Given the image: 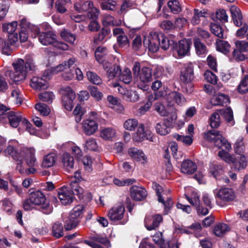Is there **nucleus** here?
<instances>
[{
  "label": "nucleus",
  "mask_w": 248,
  "mask_h": 248,
  "mask_svg": "<svg viewBox=\"0 0 248 248\" xmlns=\"http://www.w3.org/2000/svg\"><path fill=\"white\" fill-rule=\"evenodd\" d=\"M58 197L61 203L63 205L71 203L74 200V196L72 191L65 186L62 187L59 189Z\"/></svg>",
  "instance_id": "15"
},
{
  "label": "nucleus",
  "mask_w": 248,
  "mask_h": 248,
  "mask_svg": "<svg viewBox=\"0 0 248 248\" xmlns=\"http://www.w3.org/2000/svg\"><path fill=\"white\" fill-rule=\"evenodd\" d=\"M35 153V150L33 148L22 147L18 150L11 145H9L4 151L6 155L10 156L17 162L16 170L21 174L27 175L34 173L36 170L32 167L25 169L23 166V161H26L28 166L35 165L36 161Z\"/></svg>",
  "instance_id": "1"
},
{
  "label": "nucleus",
  "mask_w": 248,
  "mask_h": 248,
  "mask_svg": "<svg viewBox=\"0 0 248 248\" xmlns=\"http://www.w3.org/2000/svg\"><path fill=\"white\" fill-rule=\"evenodd\" d=\"M62 105L64 108L68 111L72 110L73 108V100L75 99V93L70 87H67L62 90Z\"/></svg>",
  "instance_id": "13"
},
{
  "label": "nucleus",
  "mask_w": 248,
  "mask_h": 248,
  "mask_svg": "<svg viewBox=\"0 0 248 248\" xmlns=\"http://www.w3.org/2000/svg\"><path fill=\"white\" fill-rule=\"evenodd\" d=\"M235 46L237 49L233 51V57L239 61H242L245 59V56L241 54L242 52L248 50V43L245 41H237L235 42Z\"/></svg>",
  "instance_id": "17"
},
{
  "label": "nucleus",
  "mask_w": 248,
  "mask_h": 248,
  "mask_svg": "<svg viewBox=\"0 0 248 248\" xmlns=\"http://www.w3.org/2000/svg\"><path fill=\"white\" fill-rule=\"evenodd\" d=\"M57 156L55 153H49L44 156L42 167L45 168H48L53 167L57 160Z\"/></svg>",
  "instance_id": "34"
},
{
  "label": "nucleus",
  "mask_w": 248,
  "mask_h": 248,
  "mask_svg": "<svg viewBox=\"0 0 248 248\" xmlns=\"http://www.w3.org/2000/svg\"><path fill=\"white\" fill-rule=\"evenodd\" d=\"M23 119L19 112L8 111L7 121H9V124L13 127H17L20 122L23 121Z\"/></svg>",
  "instance_id": "30"
},
{
  "label": "nucleus",
  "mask_w": 248,
  "mask_h": 248,
  "mask_svg": "<svg viewBox=\"0 0 248 248\" xmlns=\"http://www.w3.org/2000/svg\"><path fill=\"white\" fill-rule=\"evenodd\" d=\"M83 210L84 207L82 205H78L71 211L69 216L78 219V218L82 214Z\"/></svg>",
  "instance_id": "60"
},
{
  "label": "nucleus",
  "mask_w": 248,
  "mask_h": 248,
  "mask_svg": "<svg viewBox=\"0 0 248 248\" xmlns=\"http://www.w3.org/2000/svg\"><path fill=\"white\" fill-rule=\"evenodd\" d=\"M230 228L228 225L223 223H219L215 226L213 229V233L218 237H222L227 232H229Z\"/></svg>",
  "instance_id": "38"
},
{
  "label": "nucleus",
  "mask_w": 248,
  "mask_h": 248,
  "mask_svg": "<svg viewBox=\"0 0 248 248\" xmlns=\"http://www.w3.org/2000/svg\"><path fill=\"white\" fill-rule=\"evenodd\" d=\"M160 39L157 34L151 32L148 36L144 37L143 46L146 48L148 47L150 52H155L158 50V43Z\"/></svg>",
  "instance_id": "11"
},
{
  "label": "nucleus",
  "mask_w": 248,
  "mask_h": 248,
  "mask_svg": "<svg viewBox=\"0 0 248 248\" xmlns=\"http://www.w3.org/2000/svg\"><path fill=\"white\" fill-rule=\"evenodd\" d=\"M217 50L224 54H227L230 51L231 46L226 41L218 40L216 42Z\"/></svg>",
  "instance_id": "45"
},
{
  "label": "nucleus",
  "mask_w": 248,
  "mask_h": 248,
  "mask_svg": "<svg viewBox=\"0 0 248 248\" xmlns=\"http://www.w3.org/2000/svg\"><path fill=\"white\" fill-rule=\"evenodd\" d=\"M165 99L167 100L170 105L175 103L180 106L184 105L186 101V98L181 93L176 92H171L169 93L166 96Z\"/></svg>",
  "instance_id": "21"
},
{
  "label": "nucleus",
  "mask_w": 248,
  "mask_h": 248,
  "mask_svg": "<svg viewBox=\"0 0 248 248\" xmlns=\"http://www.w3.org/2000/svg\"><path fill=\"white\" fill-rule=\"evenodd\" d=\"M30 198L35 205L41 206V211L44 214L48 215L52 212V206L46 202V197L42 192L37 191L32 193Z\"/></svg>",
  "instance_id": "7"
},
{
  "label": "nucleus",
  "mask_w": 248,
  "mask_h": 248,
  "mask_svg": "<svg viewBox=\"0 0 248 248\" xmlns=\"http://www.w3.org/2000/svg\"><path fill=\"white\" fill-rule=\"evenodd\" d=\"M83 127L86 134L91 135L93 134V120L92 119H87L83 123Z\"/></svg>",
  "instance_id": "54"
},
{
  "label": "nucleus",
  "mask_w": 248,
  "mask_h": 248,
  "mask_svg": "<svg viewBox=\"0 0 248 248\" xmlns=\"http://www.w3.org/2000/svg\"><path fill=\"white\" fill-rule=\"evenodd\" d=\"M79 223L78 219L69 216L68 219L65 221V229L68 231L76 228Z\"/></svg>",
  "instance_id": "56"
},
{
  "label": "nucleus",
  "mask_w": 248,
  "mask_h": 248,
  "mask_svg": "<svg viewBox=\"0 0 248 248\" xmlns=\"http://www.w3.org/2000/svg\"><path fill=\"white\" fill-rule=\"evenodd\" d=\"M17 26V23L16 21L3 25V31L8 33V40L7 42H4L3 39L0 38V45H1V47L3 49L9 48L10 45L18 41V33L16 32Z\"/></svg>",
  "instance_id": "4"
},
{
  "label": "nucleus",
  "mask_w": 248,
  "mask_h": 248,
  "mask_svg": "<svg viewBox=\"0 0 248 248\" xmlns=\"http://www.w3.org/2000/svg\"><path fill=\"white\" fill-rule=\"evenodd\" d=\"M103 67L106 71L108 78L111 79L119 75L121 72L120 67L117 65H112L110 62H107L103 64Z\"/></svg>",
  "instance_id": "20"
},
{
  "label": "nucleus",
  "mask_w": 248,
  "mask_h": 248,
  "mask_svg": "<svg viewBox=\"0 0 248 248\" xmlns=\"http://www.w3.org/2000/svg\"><path fill=\"white\" fill-rule=\"evenodd\" d=\"M182 233H194L196 237H201L204 234V232L202 231V226L200 223L195 222L187 228V229H181Z\"/></svg>",
  "instance_id": "25"
},
{
  "label": "nucleus",
  "mask_w": 248,
  "mask_h": 248,
  "mask_svg": "<svg viewBox=\"0 0 248 248\" xmlns=\"http://www.w3.org/2000/svg\"><path fill=\"white\" fill-rule=\"evenodd\" d=\"M168 6L171 12L173 14H178L182 10L181 5L177 0H170L168 2Z\"/></svg>",
  "instance_id": "52"
},
{
  "label": "nucleus",
  "mask_w": 248,
  "mask_h": 248,
  "mask_svg": "<svg viewBox=\"0 0 248 248\" xmlns=\"http://www.w3.org/2000/svg\"><path fill=\"white\" fill-rule=\"evenodd\" d=\"M35 108L44 116H47L50 112V108L46 105L43 103L37 104L35 105Z\"/></svg>",
  "instance_id": "62"
},
{
  "label": "nucleus",
  "mask_w": 248,
  "mask_h": 248,
  "mask_svg": "<svg viewBox=\"0 0 248 248\" xmlns=\"http://www.w3.org/2000/svg\"><path fill=\"white\" fill-rule=\"evenodd\" d=\"M128 154L133 160L143 166L146 165L148 162L147 156L141 150L131 147L128 150Z\"/></svg>",
  "instance_id": "14"
},
{
  "label": "nucleus",
  "mask_w": 248,
  "mask_h": 248,
  "mask_svg": "<svg viewBox=\"0 0 248 248\" xmlns=\"http://www.w3.org/2000/svg\"><path fill=\"white\" fill-rule=\"evenodd\" d=\"M196 164L189 159L184 160L181 165V172L185 174H192L197 170Z\"/></svg>",
  "instance_id": "29"
},
{
  "label": "nucleus",
  "mask_w": 248,
  "mask_h": 248,
  "mask_svg": "<svg viewBox=\"0 0 248 248\" xmlns=\"http://www.w3.org/2000/svg\"><path fill=\"white\" fill-rule=\"evenodd\" d=\"M230 10L234 24L236 26L242 25L243 18L240 9L236 6L233 5L230 7Z\"/></svg>",
  "instance_id": "32"
},
{
  "label": "nucleus",
  "mask_w": 248,
  "mask_h": 248,
  "mask_svg": "<svg viewBox=\"0 0 248 248\" xmlns=\"http://www.w3.org/2000/svg\"><path fill=\"white\" fill-rule=\"evenodd\" d=\"M49 72L48 71H45L43 78L34 77L31 79L30 82L31 86L35 90H45L47 88L48 85L47 80L50 78Z\"/></svg>",
  "instance_id": "12"
},
{
  "label": "nucleus",
  "mask_w": 248,
  "mask_h": 248,
  "mask_svg": "<svg viewBox=\"0 0 248 248\" xmlns=\"http://www.w3.org/2000/svg\"><path fill=\"white\" fill-rule=\"evenodd\" d=\"M163 99V98H161L160 100L155 102L154 105V108L155 110L160 116H166L168 115L169 111L162 102Z\"/></svg>",
  "instance_id": "42"
},
{
  "label": "nucleus",
  "mask_w": 248,
  "mask_h": 248,
  "mask_svg": "<svg viewBox=\"0 0 248 248\" xmlns=\"http://www.w3.org/2000/svg\"><path fill=\"white\" fill-rule=\"evenodd\" d=\"M218 155L221 159L228 164H232L235 157L233 155L230 154L224 150L219 151Z\"/></svg>",
  "instance_id": "47"
},
{
  "label": "nucleus",
  "mask_w": 248,
  "mask_h": 248,
  "mask_svg": "<svg viewBox=\"0 0 248 248\" xmlns=\"http://www.w3.org/2000/svg\"><path fill=\"white\" fill-rule=\"evenodd\" d=\"M192 42L191 40L183 39L179 41L175 46V49L179 57L187 55L190 51Z\"/></svg>",
  "instance_id": "16"
},
{
  "label": "nucleus",
  "mask_w": 248,
  "mask_h": 248,
  "mask_svg": "<svg viewBox=\"0 0 248 248\" xmlns=\"http://www.w3.org/2000/svg\"><path fill=\"white\" fill-rule=\"evenodd\" d=\"M136 180L135 179L128 178L126 179L120 180L117 178L113 179V183L119 186H129L135 183Z\"/></svg>",
  "instance_id": "57"
},
{
  "label": "nucleus",
  "mask_w": 248,
  "mask_h": 248,
  "mask_svg": "<svg viewBox=\"0 0 248 248\" xmlns=\"http://www.w3.org/2000/svg\"><path fill=\"white\" fill-rule=\"evenodd\" d=\"M207 14V11L205 9L200 11L198 9H194V15L191 20V23L193 25L198 24L200 22L201 18L206 17Z\"/></svg>",
  "instance_id": "41"
},
{
  "label": "nucleus",
  "mask_w": 248,
  "mask_h": 248,
  "mask_svg": "<svg viewBox=\"0 0 248 248\" xmlns=\"http://www.w3.org/2000/svg\"><path fill=\"white\" fill-rule=\"evenodd\" d=\"M218 111L228 124L230 126H232L234 124L235 122L233 119V111L230 107L220 109Z\"/></svg>",
  "instance_id": "33"
},
{
  "label": "nucleus",
  "mask_w": 248,
  "mask_h": 248,
  "mask_svg": "<svg viewBox=\"0 0 248 248\" xmlns=\"http://www.w3.org/2000/svg\"><path fill=\"white\" fill-rule=\"evenodd\" d=\"M153 187L155 190L158 198V201L159 202L163 204L164 206V212L167 214L173 204L171 199L169 197H166L167 193L170 192V190H163L162 187L156 183H154Z\"/></svg>",
  "instance_id": "6"
},
{
  "label": "nucleus",
  "mask_w": 248,
  "mask_h": 248,
  "mask_svg": "<svg viewBox=\"0 0 248 248\" xmlns=\"http://www.w3.org/2000/svg\"><path fill=\"white\" fill-rule=\"evenodd\" d=\"M204 138L210 142L214 143L218 148H223L227 151H230L231 145L223 137L219 131L212 130L204 133Z\"/></svg>",
  "instance_id": "5"
},
{
  "label": "nucleus",
  "mask_w": 248,
  "mask_h": 248,
  "mask_svg": "<svg viewBox=\"0 0 248 248\" xmlns=\"http://www.w3.org/2000/svg\"><path fill=\"white\" fill-rule=\"evenodd\" d=\"M76 62V59L74 58H71L67 61H64L58 65L51 68L49 72L53 74H56L59 72L63 71L68 68H70Z\"/></svg>",
  "instance_id": "27"
},
{
  "label": "nucleus",
  "mask_w": 248,
  "mask_h": 248,
  "mask_svg": "<svg viewBox=\"0 0 248 248\" xmlns=\"http://www.w3.org/2000/svg\"><path fill=\"white\" fill-rule=\"evenodd\" d=\"M248 161V157L245 155H239L235 157L234 162L232 163L234 170H240L244 169Z\"/></svg>",
  "instance_id": "31"
},
{
  "label": "nucleus",
  "mask_w": 248,
  "mask_h": 248,
  "mask_svg": "<svg viewBox=\"0 0 248 248\" xmlns=\"http://www.w3.org/2000/svg\"><path fill=\"white\" fill-rule=\"evenodd\" d=\"M211 102L215 106L223 105L229 102V98L228 95L224 94L218 93L213 96Z\"/></svg>",
  "instance_id": "36"
},
{
  "label": "nucleus",
  "mask_w": 248,
  "mask_h": 248,
  "mask_svg": "<svg viewBox=\"0 0 248 248\" xmlns=\"http://www.w3.org/2000/svg\"><path fill=\"white\" fill-rule=\"evenodd\" d=\"M153 241L160 246V248H178V246L176 243H164V240L163 238V234L161 232H157L152 236Z\"/></svg>",
  "instance_id": "22"
},
{
  "label": "nucleus",
  "mask_w": 248,
  "mask_h": 248,
  "mask_svg": "<svg viewBox=\"0 0 248 248\" xmlns=\"http://www.w3.org/2000/svg\"><path fill=\"white\" fill-rule=\"evenodd\" d=\"M39 36V42L44 46L51 45L53 46L62 50H66L68 49V46L65 43L59 42L56 39V34L52 31L40 32L38 34H34Z\"/></svg>",
  "instance_id": "3"
},
{
  "label": "nucleus",
  "mask_w": 248,
  "mask_h": 248,
  "mask_svg": "<svg viewBox=\"0 0 248 248\" xmlns=\"http://www.w3.org/2000/svg\"><path fill=\"white\" fill-rule=\"evenodd\" d=\"M134 75H137L141 82L146 84L151 81L152 79V70L147 67H143L140 69V64L136 62L133 68Z\"/></svg>",
  "instance_id": "9"
},
{
  "label": "nucleus",
  "mask_w": 248,
  "mask_h": 248,
  "mask_svg": "<svg viewBox=\"0 0 248 248\" xmlns=\"http://www.w3.org/2000/svg\"><path fill=\"white\" fill-rule=\"evenodd\" d=\"M124 206L122 203H119L113 206L108 211V217L111 221L117 222L124 218Z\"/></svg>",
  "instance_id": "10"
},
{
  "label": "nucleus",
  "mask_w": 248,
  "mask_h": 248,
  "mask_svg": "<svg viewBox=\"0 0 248 248\" xmlns=\"http://www.w3.org/2000/svg\"><path fill=\"white\" fill-rule=\"evenodd\" d=\"M212 32L220 38H223V31L222 28L218 25L212 24L210 27Z\"/></svg>",
  "instance_id": "61"
},
{
  "label": "nucleus",
  "mask_w": 248,
  "mask_h": 248,
  "mask_svg": "<svg viewBox=\"0 0 248 248\" xmlns=\"http://www.w3.org/2000/svg\"><path fill=\"white\" fill-rule=\"evenodd\" d=\"M117 41L119 46L121 47L129 46V41L127 36L125 34H122L117 37Z\"/></svg>",
  "instance_id": "63"
},
{
  "label": "nucleus",
  "mask_w": 248,
  "mask_h": 248,
  "mask_svg": "<svg viewBox=\"0 0 248 248\" xmlns=\"http://www.w3.org/2000/svg\"><path fill=\"white\" fill-rule=\"evenodd\" d=\"M138 122L136 119H129L124 123V127L127 130L133 131L138 126Z\"/></svg>",
  "instance_id": "53"
},
{
  "label": "nucleus",
  "mask_w": 248,
  "mask_h": 248,
  "mask_svg": "<svg viewBox=\"0 0 248 248\" xmlns=\"http://www.w3.org/2000/svg\"><path fill=\"white\" fill-rule=\"evenodd\" d=\"M25 63L23 60L18 59L13 63L14 71L8 70L6 72V75L9 76L13 82L17 83L24 80L27 76L28 68L30 70H33L35 65L31 58L26 59Z\"/></svg>",
  "instance_id": "2"
},
{
  "label": "nucleus",
  "mask_w": 248,
  "mask_h": 248,
  "mask_svg": "<svg viewBox=\"0 0 248 248\" xmlns=\"http://www.w3.org/2000/svg\"><path fill=\"white\" fill-rule=\"evenodd\" d=\"M20 26L22 30L30 31V32H33L34 34L39 33V28L37 26L31 24L25 18H23L20 20Z\"/></svg>",
  "instance_id": "37"
},
{
  "label": "nucleus",
  "mask_w": 248,
  "mask_h": 248,
  "mask_svg": "<svg viewBox=\"0 0 248 248\" xmlns=\"http://www.w3.org/2000/svg\"><path fill=\"white\" fill-rule=\"evenodd\" d=\"M52 235L56 238H59L63 235V229L62 225L59 222H55L52 226Z\"/></svg>",
  "instance_id": "44"
},
{
  "label": "nucleus",
  "mask_w": 248,
  "mask_h": 248,
  "mask_svg": "<svg viewBox=\"0 0 248 248\" xmlns=\"http://www.w3.org/2000/svg\"><path fill=\"white\" fill-rule=\"evenodd\" d=\"M223 166L220 164H212L210 166V172L213 175L217 178V177L222 174Z\"/></svg>",
  "instance_id": "55"
},
{
  "label": "nucleus",
  "mask_w": 248,
  "mask_h": 248,
  "mask_svg": "<svg viewBox=\"0 0 248 248\" xmlns=\"http://www.w3.org/2000/svg\"><path fill=\"white\" fill-rule=\"evenodd\" d=\"M174 139L178 141H181L186 145H190L193 142V137L191 136L180 135L178 134H174L173 135Z\"/></svg>",
  "instance_id": "49"
},
{
  "label": "nucleus",
  "mask_w": 248,
  "mask_h": 248,
  "mask_svg": "<svg viewBox=\"0 0 248 248\" xmlns=\"http://www.w3.org/2000/svg\"><path fill=\"white\" fill-rule=\"evenodd\" d=\"M220 114L219 111L213 113L210 118V125L212 128H217L220 124Z\"/></svg>",
  "instance_id": "50"
},
{
  "label": "nucleus",
  "mask_w": 248,
  "mask_h": 248,
  "mask_svg": "<svg viewBox=\"0 0 248 248\" xmlns=\"http://www.w3.org/2000/svg\"><path fill=\"white\" fill-rule=\"evenodd\" d=\"M237 91L241 94L248 92V74L244 76L237 87Z\"/></svg>",
  "instance_id": "43"
},
{
  "label": "nucleus",
  "mask_w": 248,
  "mask_h": 248,
  "mask_svg": "<svg viewBox=\"0 0 248 248\" xmlns=\"http://www.w3.org/2000/svg\"><path fill=\"white\" fill-rule=\"evenodd\" d=\"M101 137L105 140H112L116 136V132L115 129L112 127L104 128L100 132Z\"/></svg>",
  "instance_id": "40"
},
{
  "label": "nucleus",
  "mask_w": 248,
  "mask_h": 248,
  "mask_svg": "<svg viewBox=\"0 0 248 248\" xmlns=\"http://www.w3.org/2000/svg\"><path fill=\"white\" fill-rule=\"evenodd\" d=\"M204 78L206 81L211 84H215L217 82V77L213 72L207 70L204 74Z\"/></svg>",
  "instance_id": "64"
},
{
  "label": "nucleus",
  "mask_w": 248,
  "mask_h": 248,
  "mask_svg": "<svg viewBox=\"0 0 248 248\" xmlns=\"http://www.w3.org/2000/svg\"><path fill=\"white\" fill-rule=\"evenodd\" d=\"M170 124L167 120H164L162 123H157L155 125L156 132L162 136L166 135L170 132Z\"/></svg>",
  "instance_id": "35"
},
{
  "label": "nucleus",
  "mask_w": 248,
  "mask_h": 248,
  "mask_svg": "<svg viewBox=\"0 0 248 248\" xmlns=\"http://www.w3.org/2000/svg\"><path fill=\"white\" fill-rule=\"evenodd\" d=\"M61 164L65 170L70 171L74 168V159L69 153H64L61 156Z\"/></svg>",
  "instance_id": "26"
},
{
  "label": "nucleus",
  "mask_w": 248,
  "mask_h": 248,
  "mask_svg": "<svg viewBox=\"0 0 248 248\" xmlns=\"http://www.w3.org/2000/svg\"><path fill=\"white\" fill-rule=\"evenodd\" d=\"M39 98L43 101L51 103L55 98V95L51 92H45L39 95Z\"/></svg>",
  "instance_id": "59"
},
{
  "label": "nucleus",
  "mask_w": 248,
  "mask_h": 248,
  "mask_svg": "<svg viewBox=\"0 0 248 248\" xmlns=\"http://www.w3.org/2000/svg\"><path fill=\"white\" fill-rule=\"evenodd\" d=\"M118 91L124 97L130 101H136L138 100L139 97L135 92H129L126 89L121 86L118 88Z\"/></svg>",
  "instance_id": "39"
},
{
  "label": "nucleus",
  "mask_w": 248,
  "mask_h": 248,
  "mask_svg": "<svg viewBox=\"0 0 248 248\" xmlns=\"http://www.w3.org/2000/svg\"><path fill=\"white\" fill-rule=\"evenodd\" d=\"M162 220L163 218L160 215L146 217L145 218V226L148 230L151 231L158 227Z\"/></svg>",
  "instance_id": "19"
},
{
  "label": "nucleus",
  "mask_w": 248,
  "mask_h": 248,
  "mask_svg": "<svg viewBox=\"0 0 248 248\" xmlns=\"http://www.w3.org/2000/svg\"><path fill=\"white\" fill-rule=\"evenodd\" d=\"M145 139L149 140L151 141H153V138L151 136L150 131H145L144 125L140 124L138 127L137 133L134 136V140L137 141H140Z\"/></svg>",
  "instance_id": "24"
},
{
  "label": "nucleus",
  "mask_w": 248,
  "mask_h": 248,
  "mask_svg": "<svg viewBox=\"0 0 248 248\" xmlns=\"http://www.w3.org/2000/svg\"><path fill=\"white\" fill-rule=\"evenodd\" d=\"M194 78V72L192 67L190 65L185 66L181 71L180 79L185 83H190Z\"/></svg>",
  "instance_id": "28"
},
{
  "label": "nucleus",
  "mask_w": 248,
  "mask_h": 248,
  "mask_svg": "<svg viewBox=\"0 0 248 248\" xmlns=\"http://www.w3.org/2000/svg\"><path fill=\"white\" fill-rule=\"evenodd\" d=\"M93 3L91 1H86L82 4L77 3L74 5L75 10L77 11L80 12L81 11H85L87 12V17L92 19L93 17V12L92 7Z\"/></svg>",
  "instance_id": "23"
},
{
  "label": "nucleus",
  "mask_w": 248,
  "mask_h": 248,
  "mask_svg": "<svg viewBox=\"0 0 248 248\" xmlns=\"http://www.w3.org/2000/svg\"><path fill=\"white\" fill-rule=\"evenodd\" d=\"M194 44L197 54L198 55H202L206 53V47L203 43L201 42L200 39L195 38L194 39Z\"/></svg>",
  "instance_id": "46"
},
{
  "label": "nucleus",
  "mask_w": 248,
  "mask_h": 248,
  "mask_svg": "<svg viewBox=\"0 0 248 248\" xmlns=\"http://www.w3.org/2000/svg\"><path fill=\"white\" fill-rule=\"evenodd\" d=\"M120 79L125 84H129L132 80V74L131 71L128 68H125L122 72H121Z\"/></svg>",
  "instance_id": "51"
},
{
  "label": "nucleus",
  "mask_w": 248,
  "mask_h": 248,
  "mask_svg": "<svg viewBox=\"0 0 248 248\" xmlns=\"http://www.w3.org/2000/svg\"><path fill=\"white\" fill-rule=\"evenodd\" d=\"M61 37L65 41L73 44L76 40V36L66 29H63L60 33Z\"/></svg>",
  "instance_id": "48"
},
{
  "label": "nucleus",
  "mask_w": 248,
  "mask_h": 248,
  "mask_svg": "<svg viewBox=\"0 0 248 248\" xmlns=\"http://www.w3.org/2000/svg\"><path fill=\"white\" fill-rule=\"evenodd\" d=\"M217 203L223 206V203L232 201L235 198V193L232 188L224 187L214 192Z\"/></svg>",
  "instance_id": "8"
},
{
  "label": "nucleus",
  "mask_w": 248,
  "mask_h": 248,
  "mask_svg": "<svg viewBox=\"0 0 248 248\" xmlns=\"http://www.w3.org/2000/svg\"><path fill=\"white\" fill-rule=\"evenodd\" d=\"M130 195L135 201H140L146 197L147 192L143 187L134 185L130 188Z\"/></svg>",
  "instance_id": "18"
},
{
  "label": "nucleus",
  "mask_w": 248,
  "mask_h": 248,
  "mask_svg": "<svg viewBox=\"0 0 248 248\" xmlns=\"http://www.w3.org/2000/svg\"><path fill=\"white\" fill-rule=\"evenodd\" d=\"M101 7L103 10L114 11L117 8V3L112 0H107L101 3Z\"/></svg>",
  "instance_id": "58"
}]
</instances>
